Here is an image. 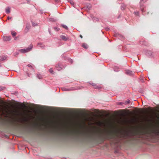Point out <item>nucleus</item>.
I'll use <instances>...</instances> for the list:
<instances>
[{"label":"nucleus","instance_id":"1","mask_svg":"<svg viewBox=\"0 0 159 159\" xmlns=\"http://www.w3.org/2000/svg\"><path fill=\"white\" fill-rule=\"evenodd\" d=\"M33 48V46L30 45V47L26 49H22L20 50V51L22 53H26L30 51Z\"/></svg>","mask_w":159,"mask_h":159},{"label":"nucleus","instance_id":"2","mask_svg":"<svg viewBox=\"0 0 159 159\" xmlns=\"http://www.w3.org/2000/svg\"><path fill=\"white\" fill-rule=\"evenodd\" d=\"M3 39L5 41H9L11 40V38L10 36H3Z\"/></svg>","mask_w":159,"mask_h":159},{"label":"nucleus","instance_id":"3","mask_svg":"<svg viewBox=\"0 0 159 159\" xmlns=\"http://www.w3.org/2000/svg\"><path fill=\"white\" fill-rule=\"evenodd\" d=\"M56 67L58 70H60L62 69L61 65L59 64H58L56 65Z\"/></svg>","mask_w":159,"mask_h":159},{"label":"nucleus","instance_id":"4","mask_svg":"<svg viewBox=\"0 0 159 159\" xmlns=\"http://www.w3.org/2000/svg\"><path fill=\"white\" fill-rule=\"evenodd\" d=\"M30 25H28L26 26L25 30V33H27L28 32L30 28Z\"/></svg>","mask_w":159,"mask_h":159},{"label":"nucleus","instance_id":"5","mask_svg":"<svg viewBox=\"0 0 159 159\" xmlns=\"http://www.w3.org/2000/svg\"><path fill=\"white\" fill-rule=\"evenodd\" d=\"M126 72L127 74L130 75H131L133 74V72L132 71L129 70H127Z\"/></svg>","mask_w":159,"mask_h":159},{"label":"nucleus","instance_id":"6","mask_svg":"<svg viewBox=\"0 0 159 159\" xmlns=\"http://www.w3.org/2000/svg\"><path fill=\"white\" fill-rule=\"evenodd\" d=\"M90 84L92 85L95 89H99L100 87H98L96 84L94 83H91Z\"/></svg>","mask_w":159,"mask_h":159},{"label":"nucleus","instance_id":"7","mask_svg":"<svg viewBox=\"0 0 159 159\" xmlns=\"http://www.w3.org/2000/svg\"><path fill=\"white\" fill-rule=\"evenodd\" d=\"M82 46L85 49H87L88 48V45L85 43H83Z\"/></svg>","mask_w":159,"mask_h":159},{"label":"nucleus","instance_id":"8","mask_svg":"<svg viewBox=\"0 0 159 159\" xmlns=\"http://www.w3.org/2000/svg\"><path fill=\"white\" fill-rule=\"evenodd\" d=\"M61 38L64 41H66L68 39V38L64 35H61Z\"/></svg>","mask_w":159,"mask_h":159},{"label":"nucleus","instance_id":"9","mask_svg":"<svg viewBox=\"0 0 159 159\" xmlns=\"http://www.w3.org/2000/svg\"><path fill=\"white\" fill-rule=\"evenodd\" d=\"M16 33L14 31H12L11 32V34L13 37H15L16 35Z\"/></svg>","mask_w":159,"mask_h":159},{"label":"nucleus","instance_id":"10","mask_svg":"<svg viewBox=\"0 0 159 159\" xmlns=\"http://www.w3.org/2000/svg\"><path fill=\"white\" fill-rule=\"evenodd\" d=\"M10 8L9 7H8L7 9H6V11L7 13H9L10 12Z\"/></svg>","mask_w":159,"mask_h":159},{"label":"nucleus","instance_id":"11","mask_svg":"<svg viewBox=\"0 0 159 159\" xmlns=\"http://www.w3.org/2000/svg\"><path fill=\"white\" fill-rule=\"evenodd\" d=\"M37 77L39 79H41L42 78V77L40 74H38Z\"/></svg>","mask_w":159,"mask_h":159},{"label":"nucleus","instance_id":"12","mask_svg":"<svg viewBox=\"0 0 159 159\" xmlns=\"http://www.w3.org/2000/svg\"><path fill=\"white\" fill-rule=\"evenodd\" d=\"M61 25L63 28H65L66 29V30L68 29V28L66 25Z\"/></svg>","mask_w":159,"mask_h":159},{"label":"nucleus","instance_id":"13","mask_svg":"<svg viewBox=\"0 0 159 159\" xmlns=\"http://www.w3.org/2000/svg\"><path fill=\"white\" fill-rule=\"evenodd\" d=\"M50 72L52 74H54L52 68H50L49 70Z\"/></svg>","mask_w":159,"mask_h":159},{"label":"nucleus","instance_id":"14","mask_svg":"<svg viewBox=\"0 0 159 159\" xmlns=\"http://www.w3.org/2000/svg\"><path fill=\"white\" fill-rule=\"evenodd\" d=\"M103 125V123L102 122H99L98 123V125L99 126H102Z\"/></svg>","mask_w":159,"mask_h":159},{"label":"nucleus","instance_id":"15","mask_svg":"<svg viewBox=\"0 0 159 159\" xmlns=\"http://www.w3.org/2000/svg\"><path fill=\"white\" fill-rule=\"evenodd\" d=\"M62 89L63 90H64V91H69L70 90L67 89L65 88H62Z\"/></svg>","mask_w":159,"mask_h":159},{"label":"nucleus","instance_id":"16","mask_svg":"<svg viewBox=\"0 0 159 159\" xmlns=\"http://www.w3.org/2000/svg\"><path fill=\"white\" fill-rule=\"evenodd\" d=\"M130 103V101L129 100H128L127 101H126L125 102V103L126 104H127V103Z\"/></svg>","mask_w":159,"mask_h":159},{"label":"nucleus","instance_id":"17","mask_svg":"<svg viewBox=\"0 0 159 159\" xmlns=\"http://www.w3.org/2000/svg\"><path fill=\"white\" fill-rule=\"evenodd\" d=\"M27 66L29 67H30V68L32 67V66L31 64H29V65H27Z\"/></svg>","mask_w":159,"mask_h":159},{"label":"nucleus","instance_id":"18","mask_svg":"<svg viewBox=\"0 0 159 159\" xmlns=\"http://www.w3.org/2000/svg\"><path fill=\"white\" fill-rule=\"evenodd\" d=\"M70 2V3L72 5H74V2H73V1H71Z\"/></svg>","mask_w":159,"mask_h":159},{"label":"nucleus","instance_id":"19","mask_svg":"<svg viewBox=\"0 0 159 159\" xmlns=\"http://www.w3.org/2000/svg\"><path fill=\"white\" fill-rule=\"evenodd\" d=\"M135 14H136V15L139 16V13L138 12H135Z\"/></svg>","mask_w":159,"mask_h":159},{"label":"nucleus","instance_id":"20","mask_svg":"<svg viewBox=\"0 0 159 159\" xmlns=\"http://www.w3.org/2000/svg\"><path fill=\"white\" fill-rule=\"evenodd\" d=\"M12 17H9V16H8L7 17V19L8 20H10V19H11Z\"/></svg>","mask_w":159,"mask_h":159},{"label":"nucleus","instance_id":"21","mask_svg":"<svg viewBox=\"0 0 159 159\" xmlns=\"http://www.w3.org/2000/svg\"><path fill=\"white\" fill-rule=\"evenodd\" d=\"M54 28L57 31L59 30V29H57V27H54Z\"/></svg>","mask_w":159,"mask_h":159},{"label":"nucleus","instance_id":"22","mask_svg":"<svg viewBox=\"0 0 159 159\" xmlns=\"http://www.w3.org/2000/svg\"><path fill=\"white\" fill-rule=\"evenodd\" d=\"M80 37L82 39L83 38V37L81 35H80Z\"/></svg>","mask_w":159,"mask_h":159},{"label":"nucleus","instance_id":"23","mask_svg":"<svg viewBox=\"0 0 159 159\" xmlns=\"http://www.w3.org/2000/svg\"><path fill=\"white\" fill-rule=\"evenodd\" d=\"M17 37H15V39H14L15 40H16V39H17Z\"/></svg>","mask_w":159,"mask_h":159},{"label":"nucleus","instance_id":"24","mask_svg":"<svg viewBox=\"0 0 159 159\" xmlns=\"http://www.w3.org/2000/svg\"><path fill=\"white\" fill-rule=\"evenodd\" d=\"M42 45V44L41 43H38V45Z\"/></svg>","mask_w":159,"mask_h":159},{"label":"nucleus","instance_id":"25","mask_svg":"<svg viewBox=\"0 0 159 159\" xmlns=\"http://www.w3.org/2000/svg\"><path fill=\"white\" fill-rule=\"evenodd\" d=\"M56 2H58L59 1V0H54Z\"/></svg>","mask_w":159,"mask_h":159},{"label":"nucleus","instance_id":"26","mask_svg":"<svg viewBox=\"0 0 159 159\" xmlns=\"http://www.w3.org/2000/svg\"><path fill=\"white\" fill-rule=\"evenodd\" d=\"M2 88L0 87V90H2Z\"/></svg>","mask_w":159,"mask_h":159},{"label":"nucleus","instance_id":"27","mask_svg":"<svg viewBox=\"0 0 159 159\" xmlns=\"http://www.w3.org/2000/svg\"><path fill=\"white\" fill-rule=\"evenodd\" d=\"M27 74H27L28 76H30V75H29V74L28 73Z\"/></svg>","mask_w":159,"mask_h":159},{"label":"nucleus","instance_id":"28","mask_svg":"<svg viewBox=\"0 0 159 159\" xmlns=\"http://www.w3.org/2000/svg\"><path fill=\"white\" fill-rule=\"evenodd\" d=\"M0 59H2V58H0Z\"/></svg>","mask_w":159,"mask_h":159},{"label":"nucleus","instance_id":"29","mask_svg":"<svg viewBox=\"0 0 159 159\" xmlns=\"http://www.w3.org/2000/svg\"><path fill=\"white\" fill-rule=\"evenodd\" d=\"M120 104H121V103H120Z\"/></svg>","mask_w":159,"mask_h":159}]
</instances>
